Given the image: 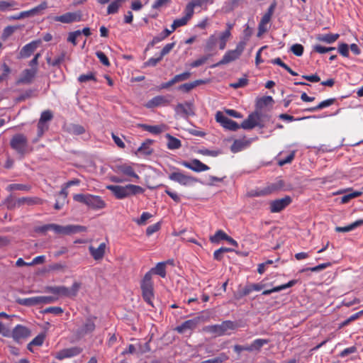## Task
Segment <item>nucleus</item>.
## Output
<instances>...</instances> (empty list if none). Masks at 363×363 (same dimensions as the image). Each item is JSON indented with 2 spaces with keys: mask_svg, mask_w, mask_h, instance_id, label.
<instances>
[{
  "mask_svg": "<svg viewBox=\"0 0 363 363\" xmlns=\"http://www.w3.org/2000/svg\"><path fill=\"white\" fill-rule=\"evenodd\" d=\"M195 6L193 4V3L191 1L189 2L185 8V16L184 17L187 18L189 21L192 17L194 14V9Z\"/></svg>",
  "mask_w": 363,
  "mask_h": 363,
  "instance_id": "nucleus-58",
  "label": "nucleus"
},
{
  "mask_svg": "<svg viewBox=\"0 0 363 363\" xmlns=\"http://www.w3.org/2000/svg\"><path fill=\"white\" fill-rule=\"evenodd\" d=\"M296 282H297V280H291L286 284H283V285H281L279 286L274 287L272 289L264 290L262 292V295H269L273 292L280 291L282 289H285L286 288L293 286L294 284H296Z\"/></svg>",
  "mask_w": 363,
  "mask_h": 363,
  "instance_id": "nucleus-29",
  "label": "nucleus"
},
{
  "mask_svg": "<svg viewBox=\"0 0 363 363\" xmlns=\"http://www.w3.org/2000/svg\"><path fill=\"white\" fill-rule=\"evenodd\" d=\"M43 313H53L55 315L61 314L63 313V309L58 306H52L46 308L43 311Z\"/></svg>",
  "mask_w": 363,
  "mask_h": 363,
  "instance_id": "nucleus-57",
  "label": "nucleus"
},
{
  "mask_svg": "<svg viewBox=\"0 0 363 363\" xmlns=\"http://www.w3.org/2000/svg\"><path fill=\"white\" fill-rule=\"evenodd\" d=\"M11 147L20 155L21 157H23L28 152V140L23 134H16L13 136L10 141Z\"/></svg>",
  "mask_w": 363,
  "mask_h": 363,
  "instance_id": "nucleus-6",
  "label": "nucleus"
},
{
  "mask_svg": "<svg viewBox=\"0 0 363 363\" xmlns=\"http://www.w3.org/2000/svg\"><path fill=\"white\" fill-rule=\"evenodd\" d=\"M227 359L228 357L225 354H220V356L216 358L203 361L200 363H223Z\"/></svg>",
  "mask_w": 363,
  "mask_h": 363,
  "instance_id": "nucleus-53",
  "label": "nucleus"
},
{
  "mask_svg": "<svg viewBox=\"0 0 363 363\" xmlns=\"http://www.w3.org/2000/svg\"><path fill=\"white\" fill-rule=\"evenodd\" d=\"M82 351V350L79 347H72L60 350L57 353L55 357L61 360L65 358H69L78 355Z\"/></svg>",
  "mask_w": 363,
  "mask_h": 363,
  "instance_id": "nucleus-21",
  "label": "nucleus"
},
{
  "mask_svg": "<svg viewBox=\"0 0 363 363\" xmlns=\"http://www.w3.org/2000/svg\"><path fill=\"white\" fill-rule=\"evenodd\" d=\"M171 180L179 182L182 185H188L191 183L197 182L199 180L193 177L185 175L181 172H173L169 174Z\"/></svg>",
  "mask_w": 363,
  "mask_h": 363,
  "instance_id": "nucleus-19",
  "label": "nucleus"
},
{
  "mask_svg": "<svg viewBox=\"0 0 363 363\" xmlns=\"http://www.w3.org/2000/svg\"><path fill=\"white\" fill-rule=\"evenodd\" d=\"M273 102H274V100L272 96H263V97L260 98L257 101L256 106H257V109L258 108L261 109L269 104H272Z\"/></svg>",
  "mask_w": 363,
  "mask_h": 363,
  "instance_id": "nucleus-37",
  "label": "nucleus"
},
{
  "mask_svg": "<svg viewBox=\"0 0 363 363\" xmlns=\"http://www.w3.org/2000/svg\"><path fill=\"white\" fill-rule=\"evenodd\" d=\"M106 188L111 190L114 196L118 199H122L132 195H136L144 192V189L142 187L134 184H128L125 186L108 185Z\"/></svg>",
  "mask_w": 363,
  "mask_h": 363,
  "instance_id": "nucleus-1",
  "label": "nucleus"
},
{
  "mask_svg": "<svg viewBox=\"0 0 363 363\" xmlns=\"http://www.w3.org/2000/svg\"><path fill=\"white\" fill-rule=\"evenodd\" d=\"M118 170L125 174V175H128V176H130V177H133L134 178H136V179H138V174H136L133 170V169L132 168V167L129 166V165H127V164H123V165H121V166H118Z\"/></svg>",
  "mask_w": 363,
  "mask_h": 363,
  "instance_id": "nucleus-34",
  "label": "nucleus"
},
{
  "mask_svg": "<svg viewBox=\"0 0 363 363\" xmlns=\"http://www.w3.org/2000/svg\"><path fill=\"white\" fill-rule=\"evenodd\" d=\"M16 29H17V27H14V26H9L6 27L3 31L1 38L3 40L7 39L9 36H11L14 33V31Z\"/></svg>",
  "mask_w": 363,
  "mask_h": 363,
  "instance_id": "nucleus-52",
  "label": "nucleus"
},
{
  "mask_svg": "<svg viewBox=\"0 0 363 363\" xmlns=\"http://www.w3.org/2000/svg\"><path fill=\"white\" fill-rule=\"evenodd\" d=\"M33 94V91L32 89H28L24 93L21 94L17 98H16L15 101L16 103L25 101L27 99L32 97Z\"/></svg>",
  "mask_w": 363,
  "mask_h": 363,
  "instance_id": "nucleus-49",
  "label": "nucleus"
},
{
  "mask_svg": "<svg viewBox=\"0 0 363 363\" xmlns=\"http://www.w3.org/2000/svg\"><path fill=\"white\" fill-rule=\"evenodd\" d=\"M47 8H48L47 2L43 1L38 6H36L29 11H23V12L20 13L18 15L10 17V19L19 20V19H22L24 18L34 16L38 15L41 11L46 9Z\"/></svg>",
  "mask_w": 363,
  "mask_h": 363,
  "instance_id": "nucleus-14",
  "label": "nucleus"
},
{
  "mask_svg": "<svg viewBox=\"0 0 363 363\" xmlns=\"http://www.w3.org/2000/svg\"><path fill=\"white\" fill-rule=\"evenodd\" d=\"M55 229H56V224L50 223V224L44 225L43 226L36 227L34 230L35 233H42L43 235H45V233L48 230H53L55 233Z\"/></svg>",
  "mask_w": 363,
  "mask_h": 363,
  "instance_id": "nucleus-38",
  "label": "nucleus"
},
{
  "mask_svg": "<svg viewBox=\"0 0 363 363\" xmlns=\"http://www.w3.org/2000/svg\"><path fill=\"white\" fill-rule=\"evenodd\" d=\"M292 201L289 196H286L284 198L276 199L270 203V211L272 213H278L284 209Z\"/></svg>",
  "mask_w": 363,
  "mask_h": 363,
  "instance_id": "nucleus-15",
  "label": "nucleus"
},
{
  "mask_svg": "<svg viewBox=\"0 0 363 363\" xmlns=\"http://www.w3.org/2000/svg\"><path fill=\"white\" fill-rule=\"evenodd\" d=\"M143 299L150 305L153 306L152 298L154 297L153 284L151 278V272H147L140 284Z\"/></svg>",
  "mask_w": 363,
  "mask_h": 363,
  "instance_id": "nucleus-4",
  "label": "nucleus"
},
{
  "mask_svg": "<svg viewBox=\"0 0 363 363\" xmlns=\"http://www.w3.org/2000/svg\"><path fill=\"white\" fill-rule=\"evenodd\" d=\"M339 37V34L329 33L325 35H318L317 36V40L327 43H333L336 41Z\"/></svg>",
  "mask_w": 363,
  "mask_h": 363,
  "instance_id": "nucleus-32",
  "label": "nucleus"
},
{
  "mask_svg": "<svg viewBox=\"0 0 363 363\" xmlns=\"http://www.w3.org/2000/svg\"><path fill=\"white\" fill-rule=\"evenodd\" d=\"M245 44L246 43L244 41L240 42L238 44L235 50L228 51L222 60L218 62L211 65V67H216L223 65H226L238 59L245 49Z\"/></svg>",
  "mask_w": 363,
  "mask_h": 363,
  "instance_id": "nucleus-5",
  "label": "nucleus"
},
{
  "mask_svg": "<svg viewBox=\"0 0 363 363\" xmlns=\"http://www.w3.org/2000/svg\"><path fill=\"white\" fill-rule=\"evenodd\" d=\"M335 101V99H330L325 101L320 102L318 106L312 108H309L305 110V111L313 112L319 109H322L327 106H331Z\"/></svg>",
  "mask_w": 363,
  "mask_h": 363,
  "instance_id": "nucleus-35",
  "label": "nucleus"
},
{
  "mask_svg": "<svg viewBox=\"0 0 363 363\" xmlns=\"http://www.w3.org/2000/svg\"><path fill=\"white\" fill-rule=\"evenodd\" d=\"M138 125L154 134H159L162 131V128L158 125H148L146 124H138Z\"/></svg>",
  "mask_w": 363,
  "mask_h": 363,
  "instance_id": "nucleus-39",
  "label": "nucleus"
},
{
  "mask_svg": "<svg viewBox=\"0 0 363 363\" xmlns=\"http://www.w3.org/2000/svg\"><path fill=\"white\" fill-rule=\"evenodd\" d=\"M73 199L92 209H102L106 207V202L99 196L77 194L74 195Z\"/></svg>",
  "mask_w": 363,
  "mask_h": 363,
  "instance_id": "nucleus-2",
  "label": "nucleus"
},
{
  "mask_svg": "<svg viewBox=\"0 0 363 363\" xmlns=\"http://www.w3.org/2000/svg\"><path fill=\"white\" fill-rule=\"evenodd\" d=\"M152 149L147 146L145 143H143L141 146L138 149V152H140L144 155H150L152 153Z\"/></svg>",
  "mask_w": 363,
  "mask_h": 363,
  "instance_id": "nucleus-64",
  "label": "nucleus"
},
{
  "mask_svg": "<svg viewBox=\"0 0 363 363\" xmlns=\"http://www.w3.org/2000/svg\"><path fill=\"white\" fill-rule=\"evenodd\" d=\"M206 319L203 315L196 316L193 319L184 322L181 325L177 326L175 330L179 333H184L187 330H193L199 323L206 321Z\"/></svg>",
  "mask_w": 363,
  "mask_h": 363,
  "instance_id": "nucleus-12",
  "label": "nucleus"
},
{
  "mask_svg": "<svg viewBox=\"0 0 363 363\" xmlns=\"http://www.w3.org/2000/svg\"><path fill=\"white\" fill-rule=\"evenodd\" d=\"M66 131L70 134L79 135L85 133V128L79 124L70 123L65 127Z\"/></svg>",
  "mask_w": 363,
  "mask_h": 363,
  "instance_id": "nucleus-27",
  "label": "nucleus"
},
{
  "mask_svg": "<svg viewBox=\"0 0 363 363\" xmlns=\"http://www.w3.org/2000/svg\"><path fill=\"white\" fill-rule=\"evenodd\" d=\"M183 164L186 167L197 172L206 171L209 169L208 166L202 163L200 160L197 159L192 160L191 162H184Z\"/></svg>",
  "mask_w": 363,
  "mask_h": 363,
  "instance_id": "nucleus-23",
  "label": "nucleus"
},
{
  "mask_svg": "<svg viewBox=\"0 0 363 363\" xmlns=\"http://www.w3.org/2000/svg\"><path fill=\"white\" fill-rule=\"evenodd\" d=\"M290 50L296 56H301L303 52V46L301 44L293 45Z\"/></svg>",
  "mask_w": 363,
  "mask_h": 363,
  "instance_id": "nucleus-55",
  "label": "nucleus"
},
{
  "mask_svg": "<svg viewBox=\"0 0 363 363\" xmlns=\"http://www.w3.org/2000/svg\"><path fill=\"white\" fill-rule=\"evenodd\" d=\"M174 110L177 114L187 119L189 116L195 115L194 104L191 101L179 103L176 105Z\"/></svg>",
  "mask_w": 363,
  "mask_h": 363,
  "instance_id": "nucleus-11",
  "label": "nucleus"
},
{
  "mask_svg": "<svg viewBox=\"0 0 363 363\" xmlns=\"http://www.w3.org/2000/svg\"><path fill=\"white\" fill-rule=\"evenodd\" d=\"M363 225V219H359L345 227H336L335 231L338 233H346L352 230L357 227Z\"/></svg>",
  "mask_w": 363,
  "mask_h": 363,
  "instance_id": "nucleus-30",
  "label": "nucleus"
},
{
  "mask_svg": "<svg viewBox=\"0 0 363 363\" xmlns=\"http://www.w3.org/2000/svg\"><path fill=\"white\" fill-rule=\"evenodd\" d=\"M332 265V263L331 262H325V263H323V264H320L318 266H315V267H308L306 269H303L301 270V272H305V271H311V272H318V271H320L322 269H324L328 267H330Z\"/></svg>",
  "mask_w": 363,
  "mask_h": 363,
  "instance_id": "nucleus-44",
  "label": "nucleus"
},
{
  "mask_svg": "<svg viewBox=\"0 0 363 363\" xmlns=\"http://www.w3.org/2000/svg\"><path fill=\"white\" fill-rule=\"evenodd\" d=\"M237 323L231 320H225L220 325H213L206 328V330L213 333H216L220 336L225 333L228 330H235L238 328Z\"/></svg>",
  "mask_w": 363,
  "mask_h": 363,
  "instance_id": "nucleus-10",
  "label": "nucleus"
},
{
  "mask_svg": "<svg viewBox=\"0 0 363 363\" xmlns=\"http://www.w3.org/2000/svg\"><path fill=\"white\" fill-rule=\"evenodd\" d=\"M66 266L61 263H54L47 266L45 272H50L52 271H62L65 269Z\"/></svg>",
  "mask_w": 363,
  "mask_h": 363,
  "instance_id": "nucleus-46",
  "label": "nucleus"
},
{
  "mask_svg": "<svg viewBox=\"0 0 363 363\" xmlns=\"http://www.w3.org/2000/svg\"><path fill=\"white\" fill-rule=\"evenodd\" d=\"M37 67L26 69L23 71L21 77L16 81V84H30L33 82L37 73Z\"/></svg>",
  "mask_w": 363,
  "mask_h": 363,
  "instance_id": "nucleus-17",
  "label": "nucleus"
},
{
  "mask_svg": "<svg viewBox=\"0 0 363 363\" xmlns=\"http://www.w3.org/2000/svg\"><path fill=\"white\" fill-rule=\"evenodd\" d=\"M262 116V114L261 112L258 111L257 110L255 111V112L250 113L246 120L242 121V123L240 125V128L245 130H251L256 126L262 128L264 125L261 123Z\"/></svg>",
  "mask_w": 363,
  "mask_h": 363,
  "instance_id": "nucleus-7",
  "label": "nucleus"
},
{
  "mask_svg": "<svg viewBox=\"0 0 363 363\" xmlns=\"http://www.w3.org/2000/svg\"><path fill=\"white\" fill-rule=\"evenodd\" d=\"M96 317L89 316L86 318L85 322L79 326L75 331L74 334L77 339H80L85 335L91 333L96 328L95 320Z\"/></svg>",
  "mask_w": 363,
  "mask_h": 363,
  "instance_id": "nucleus-9",
  "label": "nucleus"
},
{
  "mask_svg": "<svg viewBox=\"0 0 363 363\" xmlns=\"http://www.w3.org/2000/svg\"><path fill=\"white\" fill-rule=\"evenodd\" d=\"M284 186V182L282 180H279L277 182L271 184L267 188L269 194L282 189Z\"/></svg>",
  "mask_w": 363,
  "mask_h": 363,
  "instance_id": "nucleus-54",
  "label": "nucleus"
},
{
  "mask_svg": "<svg viewBox=\"0 0 363 363\" xmlns=\"http://www.w3.org/2000/svg\"><path fill=\"white\" fill-rule=\"evenodd\" d=\"M82 16L81 11H78L77 12H67L63 15L56 16L55 20L63 23H70L74 21H80Z\"/></svg>",
  "mask_w": 363,
  "mask_h": 363,
  "instance_id": "nucleus-16",
  "label": "nucleus"
},
{
  "mask_svg": "<svg viewBox=\"0 0 363 363\" xmlns=\"http://www.w3.org/2000/svg\"><path fill=\"white\" fill-rule=\"evenodd\" d=\"M230 32L229 30L224 31L220 36V43L219 48L220 50H223L225 48L226 40L230 37Z\"/></svg>",
  "mask_w": 363,
  "mask_h": 363,
  "instance_id": "nucleus-59",
  "label": "nucleus"
},
{
  "mask_svg": "<svg viewBox=\"0 0 363 363\" xmlns=\"http://www.w3.org/2000/svg\"><path fill=\"white\" fill-rule=\"evenodd\" d=\"M53 115L50 111H45L41 113L39 123L45 124V122L52 120Z\"/></svg>",
  "mask_w": 363,
  "mask_h": 363,
  "instance_id": "nucleus-51",
  "label": "nucleus"
},
{
  "mask_svg": "<svg viewBox=\"0 0 363 363\" xmlns=\"http://www.w3.org/2000/svg\"><path fill=\"white\" fill-rule=\"evenodd\" d=\"M169 104V101L164 96H157L147 102L145 107L152 108L160 106H166Z\"/></svg>",
  "mask_w": 363,
  "mask_h": 363,
  "instance_id": "nucleus-24",
  "label": "nucleus"
},
{
  "mask_svg": "<svg viewBox=\"0 0 363 363\" xmlns=\"http://www.w3.org/2000/svg\"><path fill=\"white\" fill-rule=\"evenodd\" d=\"M272 62L273 64L278 65L280 67H283L284 69H285L288 72H289L293 76H297L298 75V74L296 72L293 71L287 65H286L284 62H283L282 60L279 57L275 58L274 60H273L272 61Z\"/></svg>",
  "mask_w": 363,
  "mask_h": 363,
  "instance_id": "nucleus-40",
  "label": "nucleus"
},
{
  "mask_svg": "<svg viewBox=\"0 0 363 363\" xmlns=\"http://www.w3.org/2000/svg\"><path fill=\"white\" fill-rule=\"evenodd\" d=\"M45 335L43 334H39L36 336L28 345V349L31 350L32 346H40L43 343Z\"/></svg>",
  "mask_w": 363,
  "mask_h": 363,
  "instance_id": "nucleus-41",
  "label": "nucleus"
},
{
  "mask_svg": "<svg viewBox=\"0 0 363 363\" xmlns=\"http://www.w3.org/2000/svg\"><path fill=\"white\" fill-rule=\"evenodd\" d=\"M7 189L9 191H29L30 189V186L22 184H12L8 186Z\"/></svg>",
  "mask_w": 363,
  "mask_h": 363,
  "instance_id": "nucleus-43",
  "label": "nucleus"
},
{
  "mask_svg": "<svg viewBox=\"0 0 363 363\" xmlns=\"http://www.w3.org/2000/svg\"><path fill=\"white\" fill-rule=\"evenodd\" d=\"M160 228H161V224L160 222H158L152 225L148 226L147 228L146 229L147 235L150 236L152 233L157 232L158 230H160Z\"/></svg>",
  "mask_w": 363,
  "mask_h": 363,
  "instance_id": "nucleus-63",
  "label": "nucleus"
},
{
  "mask_svg": "<svg viewBox=\"0 0 363 363\" xmlns=\"http://www.w3.org/2000/svg\"><path fill=\"white\" fill-rule=\"evenodd\" d=\"M188 21L189 20L186 18L184 16L182 17V18L174 20L171 26L172 28V30H174L178 27L186 25Z\"/></svg>",
  "mask_w": 363,
  "mask_h": 363,
  "instance_id": "nucleus-56",
  "label": "nucleus"
},
{
  "mask_svg": "<svg viewBox=\"0 0 363 363\" xmlns=\"http://www.w3.org/2000/svg\"><path fill=\"white\" fill-rule=\"evenodd\" d=\"M166 262H159L155 268L151 269L150 272H151V274L152 273L155 274H158L162 277H165L166 276Z\"/></svg>",
  "mask_w": 363,
  "mask_h": 363,
  "instance_id": "nucleus-33",
  "label": "nucleus"
},
{
  "mask_svg": "<svg viewBox=\"0 0 363 363\" xmlns=\"http://www.w3.org/2000/svg\"><path fill=\"white\" fill-rule=\"evenodd\" d=\"M191 73L189 72H185L184 73L175 75L172 79L174 84L187 80L190 78Z\"/></svg>",
  "mask_w": 363,
  "mask_h": 363,
  "instance_id": "nucleus-48",
  "label": "nucleus"
},
{
  "mask_svg": "<svg viewBox=\"0 0 363 363\" xmlns=\"http://www.w3.org/2000/svg\"><path fill=\"white\" fill-rule=\"evenodd\" d=\"M362 194V191H354L352 193L348 194L347 195L343 196L341 198V203H346L349 202L351 199L360 196Z\"/></svg>",
  "mask_w": 363,
  "mask_h": 363,
  "instance_id": "nucleus-45",
  "label": "nucleus"
},
{
  "mask_svg": "<svg viewBox=\"0 0 363 363\" xmlns=\"http://www.w3.org/2000/svg\"><path fill=\"white\" fill-rule=\"evenodd\" d=\"M80 286V283L74 282L72 286L71 289H69L65 286H46L45 289V291L62 296L73 297L77 296Z\"/></svg>",
  "mask_w": 363,
  "mask_h": 363,
  "instance_id": "nucleus-3",
  "label": "nucleus"
},
{
  "mask_svg": "<svg viewBox=\"0 0 363 363\" xmlns=\"http://www.w3.org/2000/svg\"><path fill=\"white\" fill-rule=\"evenodd\" d=\"M41 43L40 40H34L23 47L18 53V58H26L30 57Z\"/></svg>",
  "mask_w": 363,
  "mask_h": 363,
  "instance_id": "nucleus-18",
  "label": "nucleus"
},
{
  "mask_svg": "<svg viewBox=\"0 0 363 363\" xmlns=\"http://www.w3.org/2000/svg\"><path fill=\"white\" fill-rule=\"evenodd\" d=\"M250 140H235L233 145L230 147V150L234 152H238L245 147H247L250 145Z\"/></svg>",
  "mask_w": 363,
  "mask_h": 363,
  "instance_id": "nucleus-25",
  "label": "nucleus"
},
{
  "mask_svg": "<svg viewBox=\"0 0 363 363\" xmlns=\"http://www.w3.org/2000/svg\"><path fill=\"white\" fill-rule=\"evenodd\" d=\"M216 120L225 129L235 131L240 128V125L235 121L225 116L222 112L218 111L216 114Z\"/></svg>",
  "mask_w": 363,
  "mask_h": 363,
  "instance_id": "nucleus-13",
  "label": "nucleus"
},
{
  "mask_svg": "<svg viewBox=\"0 0 363 363\" xmlns=\"http://www.w3.org/2000/svg\"><path fill=\"white\" fill-rule=\"evenodd\" d=\"M97 57L99 59L100 62L105 66H110V62L106 57V55L101 51H97L96 52Z\"/></svg>",
  "mask_w": 363,
  "mask_h": 363,
  "instance_id": "nucleus-61",
  "label": "nucleus"
},
{
  "mask_svg": "<svg viewBox=\"0 0 363 363\" xmlns=\"http://www.w3.org/2000/svg\"><path fill=\"white\" fill-rule=\"evenodd\" d=\"M248 83V79L247 78H240L238 79L237 82L232 83L230 84V87H233L234 89H238L240 87L245 86Z\"/></svg>",
  "mask_w": 363,
  "mask_h": 363,
  "instance_id": "nucleus-60",
  "label": "nucleus"
},
{
  "mask_svg": "<svg viewBox=\"0 0 363 363\" xmlns=\"http://www.w3.org/2000/svg\"><path fill=\"white\" fill-rule=\"evenodd\" d=\"M30 335V330L26 326L18 325L12 331L13 340L20 342L21 340L26 339Z\"/></svg>",
  "mask_w": 363,
  "mask_h": 363,
  "instance_id": "nucleus-20",
  "label": "nucleus"
},
{
  "mask_svg": "<svg viewBox=\"0 0 363 363\" xmlns=\"http://www.w3.org/2000/svg\"><path fill=\"white\" fill-rule=\"evenodd\" d=\"M16 302L21 306H34L39 305V296L31 297V298H17Z\"/></svg>",
  "mask_w": 363,
  "mask_h": 363,
  "instance_id": "nucleus-26",
  "label": "nucleus"
},
{
  "mask_svg": "<svg viewBox=\"0 0 363 363\" xmlns=\"http://www.w3.org/2000/svg\"><path fill=\"white\" fill-rule=\"evenodd\" d=\"M166 138L168 139L167 145L169 150L179 149L182 146L181 141L169 133L166 134Z\"/></svg>",
  "mask_w": 363,
  "mask_h": 363,
  "instance_id": "nucleus-28",
  "label": "nucleus"
},
{
  "mask_svg": "<svg viewBox=\"0 0 363 363\" xmlns=\"http://www.w3.org/2000/svg\"><path fill=\"white\" fill-rule=\"evenodd\" d=\"M251 292V289L249 286H246L242 289H239L237 292L234 294V297L235 299L239 300L245 296L248 295Z\"/></svg>",
  "mask_w": 363,
  "mask_h": 363,
  "instance_id": "nucleus-47",
  "label": "nucleus"
},
{
  "mask_svg": "<svg viewBox=\"0 0 363 363\" xmlns=\"http://www.w3.org/2000/svg\"><path fill=\"white\" fill-rule=\"evenodd\" d=\"M82 32L78 30L74 32H71L69 33V36L67 38V41L72 43L74 45H77V38L81 36Z\"/></svg>",
  "mask_w": 363,
  "mask_h": 363,
  "instance_id": "nucleus-50",
  "label": "nucleus"
},
{
  "mask_svg": "<svg viewBox=\"0 0 363 363\" xmlns=\"http://www.w3.org/2000/svg\"><path fill=\"white\" fill-rule=\"evenodd\" d=\"M106 245L105 242L101 243L97 248L92 245L89 247L90 255L95 260H101L104 258L106 253Z\"/></svg>",
  "mask_w": 363,
  "mask_h": 363,
  "instance_id": "nucleus-22",
  "label": "nucleus"
},
{
  "mask_svg": "<svg viewBox=\"0 0 363 363\" xmlns=\"http://www.w3.org/2000/svg\"><path fill=\"white\" fill-rule=\"evenodd\" d=\"M55 233L62 235H72L73 234L72 225L62 226L56 224Z\"/></svg>",
  "mask_w": 363,
  "mask_h": 363,
  "instance_id": "nucleus-36",
  "label": "nucleus"
},
{
  "mask_svg": "<svg viewBox=\"0 0 363 363\" xmlns=\"http://www.w3.org/2000/svg\"><path fill=\"white\" fill-rule=\"evenodd\" d=\"M227 238H228V235L225 233H224L223 230H219L216 233V234L210 238V240L212 242H218L220 240H225V239H227Z\"/></svg>",
  "mask_w": 363,
  "mask_h": 363,
  "instance_id": "nucleus-42",
  "label": "nucleus"
},
{
  "mask_svg": "<svg viewBox=\"0 0 363 363\" xmlns=\"http://www.w3.org/2000/svg\"><path fill=\"white\" fill-rule=\"evenodd\" d=\"M43 203V201L38 197H23L17 199L16 201H13L12 196L11 195L6 199L8 208L10 209L14 208L16 204L20 206L24 204H28L29 206L41 205Z\"/></svg>",
  "mask_w": 363,
  "mask_h": 363,
  "instance_id": "nucleus-8",
  "label": "nucleus"
},
{
  "mask_svg": "<svg viewBox=\"0 0 363 363\" xmlns=\"http://www.w3.org/2000/svg\"><path fill=\"white\" fill-rule=\"evenodd\" d=\"M269 342L267 339H257L250 345V352H259L262 347Z\"/></svg>",
  "mask_w": 363,
  "mask_h": 363,
  "instance_id": "nucleus-31",
  "label": "nucleus"
},
{
  "mask_svg": "<svg viewBox=\"0 0 363 363\" xmlns=\"http://www.w3.org/2000/svg\"><path fill=\"white\" fill-rule=\"evenodd\" d=\"M211 56V55H205V56H203L202 57L194 61L192 63H191V67H199L202 65H203L204 63H206V62L208 60V59L209 58V57Z\"/></svg>",
  "mask_w": 363,
  "mask_h": 363,
  "instance_id": "nucleus-62",
  "label": "nucleus"
}]
</instances>
